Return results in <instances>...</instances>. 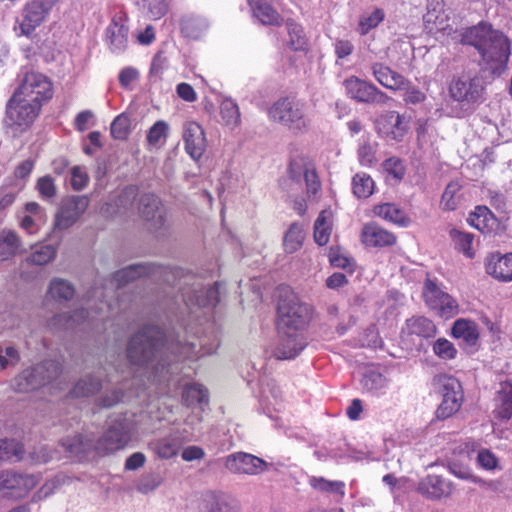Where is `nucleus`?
Listing matches in <instances>:
<instances>
[{"label":"nucleus","instance_id":"79ce46f5","mask_svg":"<svg viewBox=\"0 0 512 512\" xmlns=\"http://www.w3.org/2000/svg\"><path fill=\"white\" fill-rule=\"evenodd\" d=\"M406 326L409 333L420 337L428 338L436 334V326L431 320L425 317L411 318L407 320Z\"/></svg>","mask_w":512,"mask_h":512},{"label":"nucleus","instance_id":"37998d69","mask_svg":"<svg viewBox=\"0 0 512 512\" xmlns=\"http://www.w3.org/2000/svg\"><path fill=\"white\" fill-rule=\"evenodd\" d=\"M352 191L357 198H368L374 191V180L367 173H357L352 178Z\"/></svg>","mask_w":512,"mask_h":512},{"label":"nucleus","instance_id":"423d86ee","mask_svg":"<svg viewBox=\"0 0 512 512\" xmlns=\"http://www.w3.org/2000/svg\"><path fill=\"white\" fill-rule=\"evenodd\" d=\"M160 331L156 327H145L129 341L127 357L134 365H144L155 357L159 347Z\"/></svg>","mask_w":512,"mask_h":512},{"label":"nucleus","instance_id":"c03bdc74","mask_svg":"<svg viewBox=\"0 0 512 512\" xmlns=\"http://www.w3.org/2000/svg\"><path fill=\"white\" fill-rule=\"evenodd\" d=\"M182 397L188 406L206 404L208 402V391L201 384L191 383L184 387Z\"/></svg>","mask_w":512,"mask_h":512},{"label":"nucleus","instance_id":"f03ea898","mask_svg":"<svg viewBox=\"0 0 512 512\" xmlns=\"http://www.w3.org/2000/svg\"><path fill=\"white\" fill-rule=\"evenodd\" d=\"M311 319V307L292 293H286L278 303L277 326L280 333H302Z\"/></svg>","mask_w":512,"mask_h":512},{"label":"nucleus","instance_id":"603ef678","mask_svg":"<svg viewBox=\"0 0 512 512\" xmlns=\"http://www.w3.org/2000/svg\"><path fill=\"white\" fill-rule=\"evenodd\" d=\"M220 115L222 121L230 127H235L240 123V111L236 103L231 100H224L220 106Z\"/></svg>","mask_w":512,"mask_h":512},{"label":"nucleus","instance_id":"f3484780","mask_svg":"<svg viewBox=\"0 0 512 512\" xmlns=\"http://www.w3.org/2000/svg\"><path fill=\"white\" fill-rule=\"evenodd\" d=\"M485 273L500 283L512 282V251L492 252L484 258Z\"/></svg>","mask_w":512,"mask_h":512},{"label":"nucleus","instance_id":"393cba45","mask_svg":"<svg viewBox=\"0 0 512 512\" xmlns=\"http://www.w3.org/2000/svg\"><path fill=\"white\" fill-rule=\"evenodd\" d=\"M372 73L375 79L389 90H404L410 85L408 79L382 63H374Z\"/></svg>","mask_w":512,"mask_h":512},{"label":"nucleus","instance_id":"6e6d98bb","mask_svg":"<svg viewBox=\"0 0 512 512\" xmlns=\"http://www.w3.org/2000/svg\"><path fill=\"white\" fill-rule=\"evenodd\" d=\"M305 234L301 226H291L284 237V248L288 253L297 251L303 244Z\"/></svg>","mask_w":512,"mask_h":512},{"label":"nucleus","instance_id":"ddd939ff","mask_svg":"<svg viewBox=\"0 0 512 512\" xmlns=\"http://www.w3.org/2000/svg\"><path fill=\"white\" fill-rule=\"evenodd\" d=\"M427 306L444 319L454 317L458 313V304L448 293L441 290L433 281L427 280L423 290Z\"/></svg>","mask_w":512,"mask_h":512},{"label":"nucleus","instance_id":"c9c22d12","mask_svg":"<svg viewBox=\"0 0 512 512\" xmlns=\"http://www.w3.org/2000/svg\"><path fill=\"white\" fill-rule=\"evenodd\" d=\"M61 446L71 456H81L91 449H94V443L91 439L76 434L72 437H66L61 440Z\"/></svg>","mask_w":512,"mask_h":512},{"label":"nucleus","instance_id":"052dcab7","mask_svg":"<svg viewBox=\"0 0 512 512\" xmlns=\"http://www.w3.org/2000/svg\"><path fill=\"white\" fill-rule=\"evenodd\" d=\"M22 446L12 439H0V461H11L14 457L20 458Z\"/></svg>","mask_w":512,"mask_h":512},{"label":"nucleus","instance_id":"7ed1b4c3","mask_svg":"<svg viewBox=\"0 0 512 512\" xmlns=\"http://www.w3.org/2000/svg\"><path fill=\"white\" fill-rule=\"evenodd\" d=\"M271 121L279 123L294 133H302L308 128L304 104L295 97L285 96L275 101L268 109Z\"/></svg>","mask_w":512,"mask_h":512},{"label":"nucleus","instance_id":"4be33fe9","mask_svg":"<svg viewBox=\"0 0 512 512\" xmlns=\"http://www.w3.org/2000/svg\"><path fill=\"white\" fill-rule=\"evenodd\" d=\"M128 26L121 16L113 17L105 31V40L112 53H123L128 45Z\"/></svg>","mask_w":512,"mask_h":512},{"label":"nucleus","instance_id":"bf43d9fd","mask_svg":"<svg viewBox=\"0 0 512 512\" xmlns=\"http://www.w3.org/2000/svg\"><path fill=\"white\" fill-rule=\"evenodd\" d=\"M85 319H86V312L83 309H81V310L75 311L73 313V315H71V316L59 315V316L55 317L51 321L50 326L68 329V328L73 327L76 324H80Z\"/></svg>","mask_w":512,"mask_h":512},{"label":"nucleus","instance_id":"a211bd4d","mask_svg":"<svg viewBox=\"0 0 512 512\" xmlns=\"http://www.w3.org/2000/svg\"><path fill=\"white\" fill-rule=\"evenodd\" d=\"M423 24L429 34H436L449 27V16L445 12L444 0H427Z\"/></svg>","mask_w":512,"mask_h":512},{"label":"nucleus","instance_id":"6ab92c4d","mask_svg":"<svg viewBox=\"0 0 512 512\" xmlns=\"http://www.w3.org/2000/svg\"><path fill=\"white\" fill-rule=\"evenodd\" d=\"M182 296L187 305L215 306L219 301L218 285L215 283L206 287L194 282L192 287L183 290Z\"/></svg>","mask_w":512,"mask_h":512},{"label":"nucleus","instance_id":"20e7f679","mask_svg":"<svg viewBox=\"0 0 512 512\" xmlns=\"http://www.w3.org/2000/svg\"><path fill=\"white\" fill-rule=\"evenodd\" d=\"M133 421L126 414L111 418L108 430L94 443V450L106 455L123 449L131 439Z\"/></svg>","mask_w":512,"mask_h":512},{"label":"nucleus","instance_id":"58836bf2","mask_svg":"<svg viewBox=\"0 0 512 512\" xmlns=\"http://www.w3.org/2000/svg\"><path fill=\"white\" fill-rule=\"evenodd\" d=\"M48 294L56 301H69L74 297L75 289L68 280L54 278L50 281Z\"/></svg>","mask_w":512,"mask_h":512},{"label":"nucleus","instance_id":"774afa93","mask_svg":"<svg viewBox=\"0 0 512 512\" xmlns=\"http://www.w3.org/2000/svg\"><path fill=\"white\" fill-rule=\"evenodd\" d=\"M477 465L484 470L493 471L498 468L499 460L495 454L486 448H481L477 452Z\"/></svg>","mask_w":512,"mask_h":512},{"label":"nucleus","instance_id":"9d476101","mask_svg":"<svg viewBox=\"0 0 512 512\" xmlns=\"http://www.w3.org/2000/svg\"><path fill=\"white\" fill-rule=\"evenodd\" d=\"M484 87L477 77L462 73L453 76L448 84L449 97L462 105H473L477 103L483 94Z\"/></svg>","mask_w":512,"mask_h":512},{"label":"nucleus","instance_id":"a19ab883","mask_svg":"<svg viewBox=\"0 0 512 512\" xmlns=\"http://www.w3.org/2000/svg\"><path fill=\"white\" fill-rule=\"evenodd\" d=\"M450 236L455 248L459 252L463 253L467 258L470 259L475 256V251L473 249L474 235L472 233L453 228L450 231Z\"/></svg>","mask_w":512,"mask_h":512},{"label":"nucleus","instance_id":"72a5a7b5","mask_svg":"<svg viewBox=\"0 0 512 512\" xmlns=\"http://www.w3.org/2000/svg\"><path fill=\"white\" fill-rule=\"evenodd\" d=\"M452 335L455 338L462 339L467 345L473 346L479 338L478 326L474 321L458 319L453 324Z\"/></svg>","mask_w":512,"mask_h":512},{"label":"nucleus","instance_id":"4468645a","mask_svg":"<svg viewBox=\"0 0 512 512\" xmlns=\"http://www.w3.org/2000/svg\"><path fill=\"white\" fill-rule=\"evenodd\" d=\"M224 466L230 473L252 476L266 471L268 464L255 455L237 452L224 458Z\"/></svg>","mask_w":512,"mask_h":512},{"label":"nucleus","instance_id":"6e6552de","mask_svg":"<svg viewBox=\"0 0 512 512\" xmlns=\"http://www.w3.org/2000/svg\"><path fill=\"white\" fill-rule=\"evenodd\" d=\"M40 480V474L2 470L0 471V497L23 499L39 484Z\"/></svg>","mask_w":512,"mask_h":512},{"label":"nucleus","instance_id":"dca6fc26","mask_svg":"<svg viewBox=\"0 0 512 512\" xmlns=\"http://www.w3.org/2000/svg\"><path fill=\"white\" fill-rule=\"evenodd\" d=\"M344 87L350 98L362 103H380L387 97L373 83L362 80L356 76H350L344 80Z\"/></svg>","mask_w":512,"mask_h":512},{"label":"nucleus","instance_id":"49530a36","mask_svg":"<svg viewBox=\"0 0 512 512\" xmlns=\"http://www.w3.org/2000/svg\"><path fill=\"white\" fill-rule=\"evenodd\" d=\"M329 261L332 266L353 272L356 262L345 250L340 247H331L329 252Z\"/></svg>","mask_w":512,"mask_h":512},{"label":"nucleus","instance_id":"39448f33","mask_svg":"<svg viewBox=\"0 0 512 512\" xmlns=\"http://www.w3.org/2000/svg\"><path fill=\"white\" fill-rule=\"evenodd\" d=\"M433 385L442 401L436 410L438 419H446L455 414L461 407L463 392L460 382L448 375H438L433 379Z\"/></svg>","mask_w":512,"mask_h":512},{"label":"nucleus","instance_id":"7c9ffc66","mask_svg":"<svg viewBox=\"0 0 512 512\" xmlns=\"http://www.w3.org/2000/svg\"><path fill=\"white\" fill-rule=\"evenodd\" d=\"M463 185L459 179L451 180L445 187L440 205L445 211H454L462 203L464 195L462 193Z\"/></svg>","mask_w":512,"mask_h":512},{"label":"nucleus","instance_id":"ea45409f","mask_svg":"<svg viewBox=\"0 0 512 512\" xmlns=\"http://www.w3.org/2000/svg\"><path fill=\"white\" fill-rule=\"evenodd\" d=\"M383 121L385 125L389 126V130L386 131L388 136L396 141L403 139L408 130L407 124L404 123L403 116L396 111H390L384 116Z\"/></svg>","mask_w":512,"mask_h":512},{"label":"nucleus","instance_id":"0eeeda50","mask_svg":"<svg viewBox=\"0 0 512 512\" xmlns=\"http://www.w3.org/2000/svg\"><path fill=\"white\" fill-rule=\"evenodd\" d=\"M58 373V365L53 361H46L24 369L12 380L11 385L17 392H30L49 383Z\"/></svg>","mask_w":512,"mask_h":512},{"label":"nucleus","instance_id":"1a4fd4ad","mask_svg":"<svg viewBox=\"0 0 512 512\" xmlns=\"http://www.w3.org/2000/svg\"><path fill=\"white\" fill-rule=\"evenodd\" d=\"M41 107L14 91L6 104V122L10 126L28 128L38 117Z\"/></svg>","mask_w":512,"mask_h":512},{"label":"nucleus","instance_id":"c756f323","mask_svg":"<svg viewBox=\"0 0 512 512\" xmlns=\"http://www.w3.org/2000/svg\"><path fill=\"white\" fill-rule=\"evenodd\" d=\"M253 16L257 18L262 24L269 26H281L283 24V17L277 10L269 3L257 0L250 3Z\"/></svg>","mask_w":512,"mask_h":512},{"label":"nucleus","instance_id":"aec40b11","mask_svg":"<svg viewBox=\"0 0 512 512\" xmlns=\"http://www.w3.org/2000/svg\"><path fill=\"white\" fill-rule=\"evenodd\" d=\"M138 213L142 220L154 224H162L166 217V209L162 200L153 193H145L140 197Z\"/></svg>","mask_w":512,"mask_h":512},{"label":"nucleus","instance_id":"f257e3e1","mask_svg":"<svg viewBox=\"0 0 512 512\" xmlns=\"http://www.w3.org/2000/svg\"><path fill=\"white\" fill-rule=\"evenodd\" d=\"M464 44L475 47L480 54V65L493 73L506 66L511 43L501 31L493 29L488 22L481 21L467 28L462 34Z\"/></svg>","mask_w":512,"mask_h":512},{"label":"nucleus","instance_id":"a878e982","mask_svg":"<svg viewBox=\"0 0 512 512\" xmlns=\"http://www.w3.org/2000/svg\"><path fill=\"white\" fill-rule=\"evenodd\" d=\"M306 342L302 333H281V340L275 349V356L281 360L296 357L305 347Z\"/></svg>","mask_w":512,"mask_h":512},{"label":"nucleus","instance_id":"680f3d73","mask_svg":"<svg viewBox=\"0 0 512 512\" xmlns=\"http://www.w3.org/2000/svg\"><path fill=\"white\" fill-rule=\"evenodd\" d=\"M362 383L365 389L375 393L382 391L388 385L387 379L381 373L376 371H369L366 373Z\"/></svg>","mask_w":512,"mask_h":512},{"label":"nucleus","instance_id":"0e129e2a","mask_svg":"<svg viewBox=\"0 0 512 512\" xmlns=\"http://www.w3.org/2000/svg\"><path fill=\"white\" fill-rule=\"evenodd\" d=\"M433 352L441 359L451 360L457 355V349L445 338L437 339L433 344Z\"/></svg>","mask_w":512,"mask_h":512},{"label":"nucleus","instance_id":"5701e85b","mask_svg":"<svg viewBox=\"0 0 512 512\" xmlns=\"http://www.w3.org/2000/svg\"><path fill=\"white\" fill-rule=\"evenodd\" d=\"M183 139L186 152L192 159L202 157L206 148V138L203 128L196 122H187L184 127Z\"/></svg>","mask_w":512,"mask_h":512},{"label":"nucleus","instance_id":"09e8293b","mask_svg":"<svg viewBox=\"0 0 512 512\" xmlns=\"http://www.w3.org/2000/svg\"><path fill=\"white\" fill-rule=\"evenodd\" d=\"M385 18L383 9L375 8L370 14L361 16L358 24V31L361 35L368 34L372 29L376 28Z\"/></svg>","mask_w":512,"mask_h":512},{"label":"nucleus","instance_id":"cd10ccee","mask_svg":"<svg viewBox=\"0 0 512 512\" xmlns=\"http://www.w3.org/2000/svg\"><path fill=\"white\" fill-rule=\"evenodd\" d=\"M395 236L382 226H364L362 242L366 247H383L395 243Z\"/></svg>","mask_w":512,"mask_h":512},{"label":"nucleus","instance_id":"4c0bfd02","mask_svg":"<svg viewBox=\"0 0 512 512\" xmlns=\"http://www.w3.org/2000/svg\"><path fill=\"white\" fill-rule=\"evenodd\" d=\"M72 479L64 474H57L53 478L47 480L40 489L33 495V501H41L54 494L61 487L70 484Z\"/></svg>","mask_w":512,"mask_h":512},{"label":"nucleus","instance_id":"f704fd0d","mask_svg":"<svg viewBox=\"0 0 512 512\" xmlns=\"http://www.w3.org/2000/svg\"><path fill=\"white\" fill-rule=\"evenodd\" d=\"M285 24L289 35L288 47L293 51L306 50L308 41L302 25L291 18L287 19Z\"/></svg>","mask_w":512,"mask_h":512},{"label":"nucleus","instance_id":"de8ad7c7","mask_svg":"<svg viewBox=\"0 0 512 512\" xmlns=\"http://www.w3.org/2000/svg\"><path fill=\"white\" fill-rule=\"evenodd\" d=\"M169 127L163 120L156 121L147 133V142L152 147H161L165 144Z\"/></svg>","mask_w":512,"mask_h":512},{"label":"nucleus","instance_id":"2eb2a0df","mask_svg":"<svg viewBox=\"0 0 512 512\" xmlns=\"http://www.w3.org/2000/svg\"><path fill=\"white\" fill-rule=\"evenodd\" d=\"M169 355L166 357H161L156 366V373L163 374L164 371L167 373L175 374L178 372V365L170 363L169 357L170 355L174 357L175 360L179 361L182 359H193L196 360L200 358L202 355L206 354V352L200 354V350H196V346L194 343H182L180 341L173 342L168 347ZM210 353V351H207Z\"/></svg>","mask_w":512,"mask_h":512},{"label":"nucleus","instance_id":"e433bc0d","mask_svg":"<svg viewBox=\"0 0 512 512\" xmlns=\"http://www.w3.org/2000/svg\"><path fill=\"white\" fill-rule=\"evenodd\" d=\"M373 213L375 216L393 224H405L407 221L405 211L393 203L375 205Z\"/></svg>","mask_w":512,"mask_h":512},{"label":"nucleus","instance_id":"13d9d810","mask_svg":"<svg viewBox=\"0 0 512 512\" xmlns=\"http://www.w3.org/2000/svg\"><path fill=\"white\" fill-rule=\"evenodd\" d=\"M19 351L10 344H0V369L16 366L20 361Z\"/></svg>","mask_w":512,"mask_h":512},{"label":"nucleus","instance_id":"338daca9","mask_svg":"<svg viewBox=\"0 0 512 512\" xmlns=\"http://www.w3.org/2000/svg\"><path fill=\"white\" fill-rule=\"evenodd\" d=\"M385 172L393 179L400 181L405 175V165L398 157H390L383 162Z\"/></svg>","mask_w":512,"mask_h":512},{"label":"nucleus","instance_id":"4d7b16f0","mask_svg":"<svg viewBox=\"0 0 512 512\" xmlns=\"http://www.w3.org/2000/svg\"><path fill=\"white\" fill-rule=\"evenodd\" d=\"M100 387L101 384L97 378L88 376L74 386L72 394L75 397H85L96 393Z\"/></svg>","mask_w":512,"mask_h":512},{"label":"nucleus","instance_id":"473e14b6","mask_svg":"<svg viewBox=\"0 0 512 512\" xmlns=\"http://www.w3.org/2000/svg\"><path fill=\"white\" fill-rule=\"evenodd\" d=\"M184 441L179 433H173L157 440L154 443L155 453L162 459H170L175 457Z\"/></svg>","mask_w":512,"mask_h":512},{"label":"nucleus","instance_id":"2f4dec72","mask_svg":"<svg viewBox=\"0 0 512 512\" xmlns=\"http://www.w3.org/2000/svg\"><path fill=\"white\" fill-rule=\"evenodd\" d=\"M22 251V243L16 233L10 229L0 231V261H7Z\"/></svg>","mask_w":512,"mask_h":512},{"label":"nucleus","instance_id":"69168bd1","mask_svg":"<svg viewBox=\"0 0 512 512\" xmlns=\"http://www.w3.org/2000/svg\"><path fill=\"white\" fill-rule=\"evenodd\" d=\"M143 8L147 9V12L151 19L158 20L164 17L168 12V4L166 0H141Z\"/></svg>","mask_w":512,"mask_h":512},{"label":"nucleus","instance_id":"9b49d317","mask_svg":"<svg viewBox=\"0 0 512 512\" xmlns=\"http://www.w3.org/2000/svg\"><path fill=\"white\" fill-rule=\"evenodd\" d=\"M15 92L31 102H37L42 108L43 103L53 97V84L45 75L29 72L25 74Z\"/></svg>","mask_w":512,"mask_h":512},{"label":"nucleus","instance_id":"b1692460","mask_svg":"<svg viewBox=\"0 0 512 512\" xmlns=\"http://www.w3.org/2000/svg\"><path fill=\"white\" fill-rule=\"evenodd\" d=\"M451 481L439 475H428L423 478L418 486L421 494L431 499H441L450 496L454 491Z\"/></svg>","mask_w":512,"mask_h":512},{"label":"nucleus","instance_id":"bb28decb","mask_svg":"<svg viewBox=\"0 0 512 512\" xmlns=\"http://www.w3.org/2000/svg\"><path fill=\"white\" fill-rule=\"evenodd\" d=\"M89 202L86 195L68 197L63 200L58 217L66 222H76L86 212Z\"/></svg>","mask_w":512,"mask_h":512},{"label":"nucleus","instance_id":"a18cd8bd","mask_svg":"<svg viewBox=\"0 0 512 512\" xmlns=\"http://www.w3.org/2000/svg\"><path fill=\"white\" fill-rule=\"evenodd\" d=\"M181 32L189 38H199L203 31L207 28V23L204 19L198 17H185L180 22Z\"/></svg>","mask_w":512,"mask_h":512},{"label":"nucleus","instance_id":"412c9836","mask_svg":"<svg viewBox=\"0 0 512 512\" xmlns=\"http://www.w3.org/2000/svg\"><path fill=\"white\" fill-rule=\"evenodd\" d=\"M236 498L225 493L206 492L201 499L200 512H239Z\"/></svg>","mask_w":512,"mask_h":512},{"label":"nucleus","instance_id":"e2e57ef3","mask_svg":"<svg viewBox=\"0 0 512 512\" xmlns=\"http://www.w3.org/2000/svg\"><path fill=\"white\" fill-rule=\"evenodd\" d=\"M496 217L493 212L485 205H478L469 213L467 218L468 224H487L495 221Z\"/></svg>","mask_w":512,"mask_h":512},{"label":"nucleus","instance_id":"5fc2aeb1","mask_svg":"<svg viewBox=\"0 0 512 512\" xmlns=\"http://www.w3.org/2000/svg\"><path fill=\"white\" fill-rule=\"evenodd\" d=\"M56 256V248L54 245L47 244L36 247L28 261L35 265H45L52 261Z\"/></svg>","mask_w":512,"mask_h":512},{"label":"nucleus","instance_id":"8fccbe9b","mask_svg":"<svg viewBox=\"0 0 512 512\" xmlns=\"http://www.w3.org/2000/svg\"><path fill=\"white\" fill-rule=\"evenodd\" d=\"M309 484L317 491L325 493H333L338 495L344 494V483L340 481H329L322 477H310Z\"/></svg>","mask_w":512,"mask_h":512},{"label":"nucleus","instance_id":"f8f14e48","mask_svg":"<svg viewBox=\"0 0 512 512\" xmlns=\"http://www.w3.org/2000/svg\"><path fill=\"white\" fill-rule=\"evenodd\" d=\"M59 0H30L22 10L19 28L22 35L30 37L48 17Z\"/></svg>","mask_w":512,"mask_h":512},{"label":"nucleus","instance_id":"864d4df0","mask_svg":"<svg viewBox=\"0 0 512 512\" xmlns=\"http://www.w3.org/2000/svg\"><path fill=\"white\" fill-rule=\"evenodd\" d=\"M130 125L131 121L127 115H118L111 123V136L115 140H126L130 134Z\"/></svg>","mask_w":512,"mask_h":512},{"label":"nucleus","instance_id":"c85d7f7f","mask_svg":"<svg viewBox=\"0 0 512 512\" xmlns=\"http://www.w3.org/2000/svg\"><path fill=\"white\" fill-rule=\"evenodd\" d=\"M155 269V266L147 264L130 265L116 272L112 283H115L116 287L118 288L139 277L153 274Z\"/></svg>","mask_w":512,"mask_h":512},{"label":"nucleus","instance_id":"3c124183","mask_svg":"<svg viewBox=\"0 0 512 512\" xmlns=\"http://www.w3.org/2000/svg\"><path fill=\"white\" fill-rule=\"evenodd\" d=\"M35 189L42 200L50 201L57 195V186L55 180L50 175L39 177L35 184Z\"/></svg>","mask_w":512,"mask_h":512}]
</instances>
